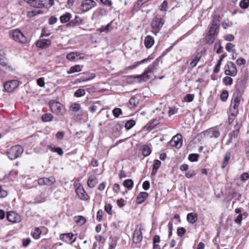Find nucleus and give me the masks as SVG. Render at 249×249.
Returning a JSON list of instances; mask_svg holds the SVG:
<instances>
[{
	"mask_svg": "<svg viewBox=\"0 0 249 249\" xmlns=\"http://www.w3.org/2000/svg\"><path fill=\"white\" fill-rule=\"evenodd\" d=\"M241 96L239 90L234 92L229 110V123L231 124L233 122L239 113V107L240 104Z\"/></svg>",
	"mask_w": 249,
	"mask_h": 249,
	"instance_id": "nucleus-1",
	"label": "nucleus"
},
{
	"mask_svg": "<svg viewBox=\"0 0 249 249\" xmlns=\"http://www.w3.org/2000/svg\"><path fill=\"white\" fill-rule=\"evenodd\" d=\"M165 13L162 14L157 13L151 21V27L152 32L155 35H157L165 23Z\"/></svg>",
	"mask_w": 249,
	"mask_h": 249,
	"instance_id": "nucleus-2",
	"label": "nucleus"
},
{
	"mask_svg": "<svg viewBox=\"0 0 249 249\" xmlns=\"http://www.w3.org/2000/svg\"><path fill=\"white\" fill-rule=\"evenodd\" d=\"M158 62L155 61L151 65H149L141 75H137L134 78L139 79V82L146 81L150 79L151 74L153 73L154 70L158 65Z\"/></svg>",
	"mask_w": 249,
	"mask_h": 249,
	"instance_id": "nucleus-3",
	"label": "nucleus"
},
{
	"mask_svg": "<svg viewBox=\"0 0 249 249\" xmlns=\"http://www.w3.org/2000/svg\"><path fill=\"white\" fill-rule=\"evenodd\" d=\"M23 152V148L19 145H16L10 147L7 152L9 159L14 160L21 156Z\"/></svg>",
	"mask_w": 249,
	"mask_h": 249,
	"instance_id": "nucleus-4",
	"label": "nucleus"
},
{
	"mask_svg": "<svg viewBox=\"0 0 249 249\" xmlns=\"http://www.w3.org/2000/svg\"><path fill=\"white\" fill-rule=\"evenodd\" d=\"M49 106L51 111L57 115L62 116L64 113L63 106L58 102L53 100L49 102Z\"/></svg>",
	"mask_w": 249,
	"mask_h": 249,
	"instance_id": "nucleus-5",
	"label": "nucleus"
},
{
	"mask_svg": "<svg viewBox=\"0 0 249 249\" xmlns=\"http://www.w3.org/2000/svg\"><path fill=\"white\" fill-rule=\"evenodd\" d=\"M10 36L16 41L24 43L26 42V38L19 30H14L10 32Z\"/></svg>",
	"mask_w": 249,
	"mask_h": 249,
	"instance_id": "nucleus-6",
	"label": "nucleus"
},
{
	"mask_svg": "<svg viewBox=\"0 0 249 249\" xmlns=\"http://www.w3.org/2000/svg\"><path fill=\"white\" fill-rule=\"evenodd\" d=\"M204 135L210 138H218L220 135V132L219 129L217 127H212L204 131H203Z\"/></svg>",
	"mask_w": 249,
	"mask_h": 249,
	"instance_id": "nucleus-7",
	"label": "nucleus"
},
{
	"mask_svg": "<svg viewBox=\"0 0 249 249\" xmlns=\"http://www.w3.org/2000/svg\"><path fill=\"white\" fill-rule=\"evenodd\" d=\"M97 4L93 0H84L81 5V9L83 12H87L95 7Z\"/></svg>",
	"mask_w": 249,
	"mask_h": 249,
	"instance_id": "nucleus-8",
	"label": "nucleus"
},
{
	"mask_svg": "<svg viewBox=\"0 0 249 249\" xmlns=\"http://www.w3.org/2000/svg\"><path fill=\"white\" fill-rule=\"evenodd\" d=\"M19 84V82L17 80H11L6 82L4 84V88L8 92H12L16 89Z\"/></svg>",
	"mask_w": 249,
	"mask_h": 249,
	"instance_id": "nucleus-9",
	"label": "nucleus"
},
{
	"mask_svg": "<svg viewBox=\"0 0 249 249\" xmlns=\"http://www.w3.org/2000/svg\"><path fill=\"white\" fill-rule=\"evenodd\" d=\"M59 238L64 242L71 244L75 242L77 238L76 235L71 232L60 234Z\"/></svg>",
	"mask_w": 249,
	"mask_h": 249,
	"instance_id": "nucleus-10",
	"label": "nucleus"
},
{
	"mask_svg": "<svg viewBox=\"0 0 249 249\" xmlns=\"http://www.w3.org/2000/svg\"><path fill=\"white\" fill-rule=\"evenodd\" d=\"M170 144L171 146L176 147L177 148H180L182 144L181 135L178 134L174 136L170 141Z\"/></svg>",
	"mask_w": 249,
	"mask_h": 249,
	"instance_id": "nucleus-11",
	"label": "nucleus"
},
{
	"mask_svg": "<svg viewBox=\"0 0 249 249\" xmlns=\"http://www.w3.org/2000/svg\"><path fill=\"white\" fill-rule=\"evenodd\" d=\"M75 192L79 198L83 200H88L89 197L83 187L79 185L75 189Z\"/></svg>",
	"mask_w": 249,
	"mask_h": 249,
	"instance_id": "nucleus-12",
	"label": "nucleus"
},
{
	"mask_svg": "<svg viewBox=\"0 0 249 249\" xmlns=\"http://www.w3.org/2000/svg\"><path fill=\"white\" fill-rule=\"evenodd\" d=\"M7 220L12 223H19L21 221V218L19 214L14 212H9L7 214Z\"/></svg>",
	"mask_w": 249,
	"mask_h": 249,
	"instance_id": "nucleus-13",
	"label": "nucleus"
},
{
	"mask_svg": "<svg viewBox=\"0 0 249 249\" xmlns=\"http://www.w3.org/2000/svg\"><path fill=\"white\" fill-rule=\"evenodd\" d=\"M142 239V232L140 229H136L133 233V242L135 244L140 243Z\"/></svg>",
	"mask_w": 249,
	"mask_h": 249,
	"instance_id": "nucleus-14",
	"label": "nucleus"
},
{
	"mask_svg": "<svg viewBox=\"0 0 249 249\" xmlns=\"http://www.w3.org/2000/svg\"><path fill=\"white\" fill-rule=\"evenodd\" d=\"M83 20L78 16H75L74 18L71 20L67 24L68 27H73L82 24Z\"/></svg>",
	"mask_w": 249,
	"mask_h": 249,
	"instance_id": "nucleus-15",
	"label": "nucleus"
},
{
	"mask_svg": "<svg viewBox=\"0 0 249 249\" xmlns=\"http://www.w3.org/2000/svg\"><path fill=\"white\" fill-rule=\"evenodd\" d=\"M30 6L35 8H42L44 7L42 0H24Z\"/></svg>",
	"mask_w": 249,
	"mask_h": 249,
	"instance_id": "nucleus-16",
	"label": "nucleus"
},
{
	"mask_svg": "<svg viewBox=\"0 0 249 249\" xmlns=\"http://www.w3.org/2000/svg\"><path fill=\"white\" fill-rule=\"evenodd\" d=\"M202 54L200 52H196L193 54L192 56V61L190 62V65L193 67H195L197 63L200 60Z\"/></svg>",
	"mask_w": 249,
	"mask_h": 249,
	"instance_id": "nucleus-17",
	"label": "nucleus"
},
{
	"mask_svg": "<svg viewBox=\"0 0 249 249\" xmlns=\"http://www.w3.org/2000/svg\"><path fill=\"white\" fill-rule=\"evenodd\" d=\"M51 43L50 40L48 39H42L38 40L36 42L37 47L44 49L48 47Z\"/></svg>",
	"mask_w": 249,
	"mask_h": 249,
	"instance_id": "nucleus-18",
	"label": "nucleus"
},
{
	"mask_svg": "<svg viewBox=\"0 0 249 249\" xmlns=\"http://www.w3.org/2000/svg\"><path fill=\"white\" fill-rule=\"evenodd\" d=\"M148 194L146 192H141L138 194L137 199L136 203L138 204H141L148 197Z\"/></svg>",
	"mask_w": 249,
	"mask_h": 249,
	"instance_id": "nucleus-19",
	"label": "nucleus"
},
{
	"mask_svg": "<svg viewBox=\"0 0 249 249\" xmlns=\"http://www.w3.org/2000/svg\"><path fill=\"white\" fill-rule=\"evenodd\" d=\"M144 43L146 48H150L154 43L153 37L150 36H146L145 38Z\"/></svg>",
	"mask_w": 249,
	"mask_h": 249,
	"instance_id": "nucleus-20",
	"label": "nucleus"
},
{
	"mask_svg": "<svg viewBox=\"0 0 249 249\" xmlns=\"http://www.w3.org/2000/svg\"><path fill=\"white\" fill-rule=\"evenodd\" d=\"M197 215L196 213H191L187 215V220L189 223L191 224L195 223L197 220Z\"/></svg>",
	"mask_w": 249,
	"mask_h": 249,
	"instance_id": "nucleus-21",
	"label": "nucleus"
},
{
	"mask_svg": "<svg viewBox=\"0 0 249 249\" xmlns=\"http://www.w3.org/2000/svg\"><path fill=\"white\" fill-rule=\"evenodd\" d=\"M217 29V22L215 20H213L212 26L210 27L208 33L215 36L218 34Z\"/></svg>",
	"mask_w": 249,
	"mask_h": 249,
	"instance_id": "nucleus-22",
	"label": "nucleus"
},
{
	"mask_svg": "<svg viewBox=\"0 0 249 249\" xmlns=\"http://www.w3.org/2000/svg\"><path fill=\"white\" fill-rule=\"evenodd\" d=\"M231 153L230 151H227L225 153L223 161L222 162V165H221V168L224 169L226 167V166L228 164V162L229 161V160L231 158Z\"/></svg>",
	"mask_w": 249,
	"mask_h": 249,
	"instance_id": "nucleus-23",
	"label": "nucleus"
},
{
	"mask_svg": "<svg viewBox=\"0 0 249 249\" xmlns=\"http://www.w3.org/2000/svg\"><path fill=\"white\" fill-rule=\"evenodd\" d=\"M0 70L4 72H8L12 71V69L10 66L8 65L5 61H4L0 63Z\"/></svg>",
	"mask_w": 249,
	"mask_h": 249,
	"instance_id": "nucleus-24",
	"label": "nucleus"
},
{
	"mask_svg": "<svg viewBox=\"0 0 249 249\" xmlns=\"http://www.w3.org/2000/svg\"><path fill=\"white\" fill-rule=\"evenodd\" d=\"M97 183V178L93 176H90L87 181L88 185L90 188L94 187Z\"/></svg>",
	"mask_w": 249,
	"mask_h": 249,
	"instance_id": "nucleus-25",
	"label": "nucleus"
},
{
	"mask_svg": "<svg viewBox=\"0 0 249 249\" xmlns=\"http://www.w3.org/2000/svg\"><path fill=\"white\" fill-rule=\"evenodd\" d=\"M71 18V15L70 13H66L65 14L62 15L60 17V20L61 23H65L68 21H70Z\"/></svg>",
	"mask_w": 249,
	"mask_h": 249,
	"instance_id": "nucleus-26",
	"label": "nucleus"
},
{
	"mask_svg": "<svg viewBox=\"0 0 249 249\" xmlns=\"http://www.w3.org/2000/svg\"><path fill=\"white\" fill-rule=\"evenodd\" d=\"M49 148L51 151L57 153L60 156H62L64 153L61 148L56 147L54 145H50L49 146Z\"/></svg>",
	"mask_w": 249,
	"mask_h": 249,
	"instance_id": "nucleus-27",
	"label": "nucleus"
},
{
	"mask_svg": "<svg viewBox=\"0 0 249 249\" xmlns=\"http://www.w3.org/2000/svg\"><path fill=\"white\" fill-rule=\"evenodd\" d=\"M43 11L41 10H35L29 11L27 13V17L28 18H32L35 16L42 14Z\"/></svg>",
	"mask_w": 249,
	"mask_h": 249,
	"instance_id": "nucleus-28",
	"label": "nucleus"
},
{
	"mask_svg": "<svg viewBox=\"0 0 249 249\" xmlns=\"http://www.w3.org/2000/svg\"><path fill=\"white\" fill-rule=\"evenodd\" d=\"M226 67L232 72V75H236L237 74V71L236 69V67L235 65L233 62H228Z\"/></svg>",
	"mask_w": 249,
	"mask_h": 249,
	"instance_id": "nucleus-29",
	"label": "nucleus"
},
{
	"mask_svg": "<svg viewBox=\"0 0 249 249\" xmlns=\"http://www.w3.org/2000/svg\"><path fill=\"white\" fill-rule=\"evenodd\" d=\"M82 71L81 67L79 65H76L74 66L71 67L70 68L69 71H68V73L71 74L76 72H80Z\"/></svg>",
	"mask_w": 249,
	"mask_h": 249,
	"instance_id": "nucleus-30",
	"label": "nucleus"
},
{
	"mask_svg": "<svg viewBox=\"0 0 249 249\" xmlns=\"http://www.w3.org/2000/svg\"><path fill=\"white\" fill-rule=\"evenodd\" d=\"M133 181L131 179H127L123 182V185L128 190H131L133 187Z\"/></svg>",
	"mask_w": 249,
	"mask_h": 249,
	"instance_id": "nucleus-31",
	"label": "nucleus"
},
{
	"mask_svg": "<svg viewBox=\"0 0 249 249\" xmlns=\"http://www.w3.org/2000/svg\"><path fill=\"white\" fill-rule=\"evenodd\" d=\"M139 103L138 99L136 97H132L129 101V107L130 108H135Z\"/></svg>",
	"mask_w": 249,
	"mask_h": 249,
	"instance_id": "nucleus-32",
	"label": "nucleus"
},
{
	"mask_svg": "<svg viewBox=\"0 0 249 249\" xmlns=\"http://www.w3.org/2000/svg\"><path fill=\"white\" fill-rule=\"evenodd\" d=\"M41 230L39 228H36L34 230L31 232L32 236L35 239H38L39 238L40 235L41 234Z\"/></svg>",
	"mask_w": 249,
	"mask_h": 249,
	"instance_id": "nucleus-33",
	"label": "nucleus"
},
{
	"mask_svg": "<svg viewBox=\"0 0 249 249\" xmlns=\"http://www.w3.org/2000/svg\"><path fill=\"white\" fill-rule=\"evenodd\" d=\"M74 219L76 223L81 225H84L86 222L85 218L81 215L75 216Z\"/></svg>",
	"mask_w": 249,
	"mask_h": 249,
	"instance_id": "nucleus-34",
	"label": "nucleus"
},
{
	"mask_svg": "<svg viewBox=\"0 0 249 249\" xmlns=\"http://www.w3.org/2000/svg\"><path fill=\"white\" fill-rule=\"evenodd\" d=\"M81 109V106L77 103H73L70 107V110L73 113H76L77 111Z\"/></svg>",
	"mask_w": 249,
	"mask_h": 249,
	"instance_id": "nucleus-35",
	"label": "nucleus"
},
{
	"mask_svg": "<svg viewBox=\"0 0 249 249\" xmlns=\"http://www.w3.org/2000/svg\"><path fill=\"white\" fill-rule=\"evenodd\" d=\"M53 117L51 113H46L42 115L41 119L43 122H49L53 120Z\"/></svg>",
	"mask_w": 249,
	"mask_h": 249,
	"instance_id": "nucleus-36",
	"label": "nucleus"
},
{
	"mask_svg": "<svg viewBox=\"0 0 249 249\" xmlns=\"http://www.w3.org/2000/svg\"><path fill=\"white\" fill-rule=\"evenodd\" d=\"M215 36L210 34H208L206 36L205 40L207 43L212 44L215 40Z\"/></svg>",
	"mask_w": 249,
	"mask_h": 249,
	"instance_id": "nucleus-37",
	"label": "nucleus"
},
{
	"mask_svg": "<svg viewBox=\"0 0 249 249\" xmlns=\"http://www.w3.org/2000/svg\"><path fill=\"white\" fill-rule=\"evenodd\" d=\"M142 154L144 157L149 156L151 152L150 148L147 145H144L142 147Z\"/></svg>",
	"mask_w": 249,
	"mask_h": 249,
	"instance_id": "nucleus-38",
	"label": "nucleus"
},
{
	"mask_svg": "<svg viewBox=\"0 0 249 249\" xmlns=\"http://www.w3.org/2000/svg\"><path fill=\"white\" fill-rule=\"evenodd\" d=\"M45 180L46 181V185L48 186L52 185L56 182L55 178L53 176L45 178Z\"/></svg>",
	"mask_w": 249,
	"mask_h": 249,
	"instance_id": "nucleus-39",
	"label": "nucleus"
},
{
	"mask_svg": "<svg viewBox=\"0 0 249 249\" xmlns=\"http://www.w3.org/2000/svg\"><path fill=\"white\" fill-rule=\"evenodd\" d=\"M149 0H138L134 5V9L137 10L141 6Z\"/></svg>",
	"mask_w": 249,
	"mask_h": 249,
	"instance_id": "nucleus-40",
	"label": "nucleus"
},
{
	"mask_svg": "<svg viewBox=\"0 0 249 249\" xmlns=\"http://www.w3.org/2000/svg\"><path fill=\"white\" fill-rule=\"evenodd\" d=\"M135 124V121L133 120L127 121L125 124V127L126 129L129 130L131 129Z\"/></svg>",
	"mask_w": 249,
	"mask_h": 249,
	"instance_id": "nucleus-41",
	"label": "nucleus"
},
{
	"mask_svg": "<svg viewBox=\"0 0 249 249\" xmlns=\"http://www.w3.org/2000/svg\"><path fill=\"white\" fill-rule=\"evenodd\" d=\"M74 118L77 120H80L82 118L83 115V110L82 109L77 111L76 113H73Z\"/></svg>",
	"mask_w": 249,
	"mask_h": 249,
	"instance_id": "nucleus-42",
	"label": "nucleus"
},
{
	"mask_svg": "<svg viewBox=\"0 0 249 249\" xmlns=\"http://www.w3.org/2000/svg\"><path fill=\"white\" fill-rule=\"evenodd\" d=\"M199 155L197 154H191L189 155L188 159L192 162L198 160Z\"/></svg>",
	"mask_w": 249,
	"mask_h": 249,
	"instance_id": "nucleus-43",
	"label": "nucleus"
},
{
	"mask_svg": "<svg viewBox=\"0 0 249 249\" xmlns=\"http://www.w3.org/2000/svg\"><path fill=\"white\" fill-rule=\"evenodd\" d=\"M223 82L225 85H231L233 83V80L231 77L226 76L223 79Z\"/></svg>",
	"mask_w": 249,
	"mask_h": 249,
	"instance_id": "nucleus-44",
	"label": "nucleus"
},
{
	"mask_svg": "<svg viewBox=\"0 0 249 249\" xmlns=\"http://www.w3.org/2000/svg\"><path fill=\"white\" fill-rule=\"evenodd\" d=\"M249 6V0H242L240 2V6L243 9H246Z\"/></svg>",
	"mask_w": 249,
	"mask_h": 249,
	"instance_id": "nucleus-45",
	"label": "nucleus"
},
{
	"mask_svg": "<svg viewBox=\"0 0 249 249\" xmlns=\"http://www.w3.org/2000/svg\"><path fill=\"white\" fill-rule=\"evenodd\" d=\"M234 46H235L234 44L231 43H228L226 45V49L229 52H232L233 53H235V50L233 49Z\"/></svg>",
	"mask_w": 249,
	"mask_h": 249,
	"instance_id": "nucleus-46",
	"label": "nucleus"
},
{
	"mask_svg": "<svg viewBox=\"0 0 249 249\" xmlns=\"http://www.w3.org/2000/svg\"><path fill=\"white\" fill-rule=\"evenodd\" d=\"M194 94H188L184 97V101L187 102H191L193 101Z\"/></svg>",
	"mask_w": 249,
	"mask_h": 249,
	"instance_id": "nucleus-47",
	"label": "nucleus"
},
{
	"mask_svg": "<svg viewBox=\"0 0 249 249\" xmlns=\"http://www.w3.org/2000/svg\"><path fill=\"white\" fill-rule=\"evenodd\" d=\"M77 56V53L71 52L67 54L66 57L69 60H73Z\"/></svg>",
	"mask_w": 249,
	"mask_h": 249,
	"instance_id": "nucleus-48",
	"label": "nucleus"
},
{
	"mask_svg": "<svg viewBox=\"0 0 249 249\" xmlns=\"http://www.w3.org/2000/svg\"><path fill=\"white\" fill-rule=\"evenodd\" d=\"M112 113L115 117H118L120 115L122 114V111L120 108H115L113 110Z\"/></svg>",
	"mask_w": 249,
	"mask_h": 249,
	"instance_id": "nucleus-49",
	"label": "nucleus"
},
{
	"mask_svg": "<svg viewBox=\"0 0 249 249\" xmlns=\"http://www.w3.org/2000/svg\"><path fill=\"white\" fill-rule=\"evenodd\" d=\"M95 77V75L94 73H89L86 74V76L82 78L83 81H86L87 80H90L93 79Z\"/></svg>",
	"mask_w": 249,
	"mask_h": 249,
	"instance_id": "nucleus-50",
	"label": "nucleus"
},
{
	"mask_svg": "<svg viewBox=\"0 0 249 249\" xmlns=\"http://www.w3.org/2000/svg\"><path fill=\"white\" fill-rule=\"evenodd\" d=\"M186 229L183 227L178 228L177 230L178 235L182 237L186 233Z\"/></svg>",
	"mask_w": 249,
	"mask_h": 249,
	"instance_id": "nucleus-51",
	"label": "nucleus"
},
{
	"mask_svg": "<svg viewBox=\"0 0 249 249\" xmlns=\"http://www.w3.org/2000/svg\"><path fill=\"white\" fill-rule=\"evenodd\" d=\"M154 58L153 57H152L151 55H149L148 56L147 58L142 59V60L137 62H136V66H138L140 64L144 63L146 62H147L148 61H150L151 60L153 59Z\"/></svg>",
	"mask_w": 249,
	"mask_h": 249,
	"instance_id": "nucleus-52",
	"label": "nucleus"
},
{
	"mask_svg": "<svg viewBox=\"0 0 249 249\" xmlns=\"http://www.w3.org/2000/svg\"><path fill=\"white\" fill-rule=\"evenodd\" d=\"M85 94V91L83 89H78L74 93V95L76 97H81Z\"/></svg>",
	"mask_w": 249,
	"mask_h": 249,
	"instance_id": "nucleus-53",
	"label": "nucleus"
},
{
	"mask_svg": "<svg viewBox=\"0 0 249 249\" xmlns=\"http://www.w3.org/2000/svg\"><path fill=\"white\" fill-rule=\"evenodd\" d=\"M168 5V3L167 1L164 0L162 4L159 6V9L161 11H165L164 13H166V8Z\"/></svg>",
	"mask_w": 249,
	"mask_h": 249,
	"instance_id": "nucleus-54",
	"label": "nucleus"
},
{
	"mask_svg": "<svg viewBox=\"0 0 249 249\" xmlns=\"http://www.w3.org/2000/svg\"><path fill=\"white\" fill-rule=\"evenodd\" d=\"M228 92L227 90H224L221 94L220 98L222 101H225L228 97Z\"/></svg>",
	"mask_w": 249,
	"mask_h": 249,
	"instance_id": "nucleus-55",
	"label": "nucleus"
},
{
	"mask_svg": "<svg viewBox=\"0 0 249 249\" xmlns=\"http://www.w3.org/2000/svg\"><path fill=\"white\" fill-rule=\"evenodd\" d=\"M112 207L110 204H106L105 206V210L108 214H112Z\"/></svg>",
	"mask_w": 249,
	"mask_h": 249,
	"instance_id": "nucleus-56",
	"label": "nucleus"
},
{
	"mask_svg": "<svg viewBox=\"0 0 249 249\" xmlns=\"http://www.w3.org/2000/svg\"><path fill=\"white\" fill-rule=\"evenodd\" d=\"M214 47L217 53H220L222 52L223 48L220 43H216L214 45Z\"/></svg>",
	"mask_w": 249,
	"mask_h": 249,
	"instance_id": "nucleus-57",
	"label": "nucleus"
},
{
	"mask_svg": "<svg viewBox=\"0 0 249 249\" xmlns=\"http://www.w3.org/2000/svg\"><path fill=\"white\" fill-rule=\"evenodd\" d=\"M196 175V173L194 170H190L186 174L185 177L188 178H190L193 177Z\"/></svg>",
	"mask_w": 249,
	"mask_h": 249,
	"instance_id": "nucleus-58",
	"label": "nucleus"
},
{
	"mask_svg": "<svg viewBox=\"0 0 249 249\" xmlns=\"http://www.w3.org/2000/svg\"><path fill=\"white\" fill-rule=\"evenodd\" d=\"M103 211L102 210H99L97 213L96 218L99 221L103 219Z\"/></svg>",
	"mask_w": 249,
	"mask_h": 249,
	"instance_id": "nucleus-59",
	"label": "nucleus"
},
{
	"mask_svg": "<svg viewBox=\"0 0 249 249\" xmlns=\"http://www.w3.org/2000/svg\"><path fill=\"white\" fill-rule=\"evenodd\" d=\"M249 178V174L247 172L243 173L240 176V179L242 181H246Z\"/></svg>",
	"mask_w": 249,
	"mask_h": 249,
	"instance_id": "nucleus-60",
	"label": "nucleus"
},
{
	"mask_svg": "<svg viewBox=\"0 0 249 249\" xmlns=\"http://www.w3.org/2000/svg\"><path fill=\"white\" fill-rule=\"evenodd\" d=\"M111 24V22L108 23L106 26L105 27H102L100 29V31L101 32H108L109 31V28Z\"/></svg>",
	"mask_w": 249,
	"mask_h": 249,
	"instance_id": "nucleus-61",
	"label": "nucleus"
},
{
	"mask_svg": "<svg viewBox=\"0 0 249 249\" xmlns=\"http://www.w3.org/2000/svg\"><path fill=\"white\" fill-rule=\"evenodd\" d=\"M35 201L37 203H42L45 201V198L42 195H39L35 198Z\"/></svg>",
	"mask_w": 249,
	"mask_h": 249,
	"instance_id": "nucleus-62",
	"label": "nucleus"
},
{
	"mask_svg": "<svg viewBox=\"0 0 249 249\" xmlns=\"http://www.w3.org/2000/svg\"><path fill=\"white\" fill-rule=\"evenodd\" d=\"M95 238L97 241L99 242L103 243L105 242V239L100 235H95Z\"/></svg>",
	"mask_w": 249,
	"mask_h": 249,
	"instance_id": "nucleus-63",
	"label": "nucleus"
},
{
	"mask_svg": "<svg viewBox=\"0 0 249 249\" xmlns=\"http://www.w3.org/2000/svg\"><path fill=\"white\" fill-rule=\"evenodd\" d=\"M57 21V18L53 16H52L49 18V24L50 25H53Z\"/></svg>",
	"mask_w": 249,
	"mask_h": 249,
	"instance_id": "nucleus-64",
	"label": "nucleus"
}]
</instances>
